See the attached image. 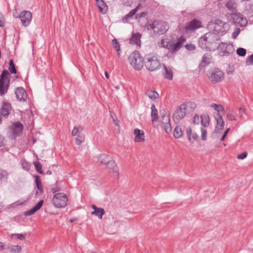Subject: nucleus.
<instances>
[{
  "mask_svg": "<svg viewBox=\"0 0 253 253\" xmlns=\"http://www.w3.org/2000/svg\"><path fill=\"white\" fill-rule=\"evenodd\" d=\"M219 40V37L214 32H208L201 37L199 40V45L203 49L214 50Z\"/></svg>",
  "mask_w": 253,
  "mask_h": 253,
  "instance_id": "obj_1",
  "label": "nucleus"
},
{
  "mask_svg": "<svg viewBox=\"0 0 253 253\" xmlns=\"http://www.w3.org/2000/svg\"><path fill=\"white\" fill-rule=\"evenodd\" d=\"M185 42V39L183 36H181L176 42L173 43L168 37L164 36L162 37L161 41L158 42V45L160 48L167 49L170 52L173 53L179 50Z\"/></svg>",
  "mask_w": 253,
  "mask_h": 253,
  "instance_id": "obj_2",
  "label": "nucleus"
},
{
  "mask_svg": "<svg viewBox=\"0 0 253 253\" xmlns=\"http://www.w3.org/2000/svg\"><path fill=\"white\" fill-rule=\"evenodd\" d=\"M208 27L219 36L225 35L230 29V25L228 23L219 19L210 23Z\"/></svg>",
  "mask_w": 253,
  "mask_h": 253,
  "instance_id": "obj_3",
  "label": "nucleus"
},
{
  "mask_svg": "<svg viewBox=\"0 0 253 253\" xmlns=\"http://www.w3.org/2000/svg\"><path fill=\"white\" fill-rule=\"evenodd\" d=\"M148 31L153 30L154 33L158 35H163L169 29V26L167 22L164 21L155 20L147 25Z\"/></svg>",
  "mask_w": 253,
  "mask_h": 253,
  "instance_id": "obj_4",
  "label": "nucleus"
},
{
  "mask_svg": "<svg viewBox=\"0 0 253 253\" xmlns=\"http://www.w3.org/2000/svg\"><path fill=\"white\" fill-rule=\"evenodd\" d=\"M146 68L151 71H154L160 68L161 64L158 55L155 53L147 54L145 57Z\"/></svg>",
  "mask_w": 253,
  "mask_h": 253,
  "instance_id": "obj_5",
  "label": "nucleus"
},
{
  "mask_svg": "<svg viewBox=\"0 0 253 253\" xmlns=\"http://www.w3.org/2000/svg\"><path fill=\"white\" fill-rule=\"evenodd\" d=\"M143 58L138 51L131 53L128 57V61L131 66L136 70H140L143 67Z\"/></svg>",
  "mask_w": 253,
  "mask_h": 253,
  "instance_id": "obj_6",
  "label": "nucleus"
},
{
  "mask_svg": "<svg viewBox=\"0 0 253 253\" xmlns=\"http://www.w3.org/2000/svg\"><path fill=\"white\" fill-rule=\"evenodd\" d=\"M189 105L191 107L195 106L194 103H186L180 105L173 113V118L175 121L179 122L186 115L187 112V108Z\"/></svg>",
  "mask_w": 253,
  "mask_h": 253,
  "instance_id": "obj_7",
  "label": "nucleus"
},
{
  "mask_svg": "<svg viewBox=\"0 0 253 253\" xmlns=\"http://www.w3.org/2000/svg\"><path fill=\"white\" fill-rule=\"evenodd\" d=\"M68 197L66 194L58 193L55 194L52 199V203L57 208L65 207L67 204Z\"/></svg>",
  "mask_w": 253,
  "mask_h": 253,
  "instance_id": "obj_8",
  "label": "nucleus"
},
{
  "mask_svg": "<svg viewBox=\"0 0 253 253\" xmlns=\"http://www.w3.org/2000/svg\"><path fill=\"white\" fill-rule=\"evenodd\" d=\"M233 22L236 24L239 25L241 27L245 26L248 23L246 17L240 13L235 12L232 14Z\"/></svg>",
  "mask_w": 253,
  "mask_h": 253,
  "instance_id": "obj_9",
  "label": "nucleus"
},
{
  "mask_svg": "<svg viewBox=\"0 0 253 253\" xmlns=\"http://www.w3.org/2000/svg\"><path fill=\"white\" fill-rule=\"evenodd\" d=\"M224 74L220 70H215L209 75V79L212 84L221 82L224 78Z\"/></svg>",
  "mask_w": 253,
  "mask_h": 253,
  "instance_id": "obj_10",
  "label": "nucleus"
},
{
  "mask_svg": "<svg viewBox=\"0 0 253 253\" xmlns=\"http://www.w3.org/2000/svg\"><path fill=\"white\" fill-rule=\"evenodd\" d=\"M162 127L167 133H171L172 131V126L170 124V117L167 114L162 116Z\"/></svg>",
  "mask_w": 253,
  "mask_h": 253,
  "instance_id": "obj_11",
  "label": "nucleus"
},
{
  "mask_svg": "<svg viewBox=\"0 0 253 253\" xmlns=\"http://www.w3.org/2000/svg\"><path fill=\"white\" fill-rule=\"evenodd\" d=\"M13 138L20 135L23 129V125L19 122L14 123L10 127Z\"/></svg>",
  "mask_w": 253,
  "mask_h": 253,
  "instance_id": "obj_12",
  "label": "nucleus"
},
{
  "mask_svg": "<svg viewBox=\"0 0 253 253\" xmlns=\"http://www.w3.org/2000/svg\"><path fill=\"white\" fill-rule=\"evenodd\" d=\"M12 110V108L10 103L3 101L0 110V114L1 116L7 118L10 114Z\"/></svg>",
  "mask_w": 253,
  "mask_h": 253,
  "instance_id": "obj_13",
  "label": "nucleus"
},
{
  "mask_svg": "<svg viewBox=\"0 0 253 253\" xmlns=\"http://www.w3.org/2000/svg\"><path fill=\"white\" fill-rule=\"evenodd\" d=\"M218 47L222 50L223 54L225 55L233 53L235 50L234 46L231 43L221 42L219 44Z\"/></svg>",
  "mask_w": 253,
  "mask_h": 253,
  "instance_id": "obj_14",
  "label": "nucleus"
},
{
  "mask_svg": "<svg viewBox=\"0 0 253 253\" xmlns=\"http://www.w3.org/2000/svg\"><path fill=\"white\" fill-rule=\"evenodd\" d=\"M32 17L31 12L28 11H22L20 15L19 18L23 26H27L30 24Z\"/></svg>",
  "mask_w": 253,
  "mask_h": 253,
  "instance_id": "obj_15",
  "label": "nucleus"
},
{
  "mask_svg": "<svg viewBox=\"0 0 253 253\" xmlns=\"http://www.w3.org/2000/svg\"><path fill=\"white\" fill-rule=\"evenodd\" d=\"M201 27V22L197 19H194L187 24L185 28L187 31H194Z\"/></svg>",
  "mask_w": 253,
  "mask_h": 253,
  "instance_id": "obj_16",
  "label": "nucleus"
},
{
  "mask_svg": "<svg viewBox=\"0 0 253 253\" xmlns=\"http://www.w3.org/2000/svg\"><path fill=\"white\" fill-rule=\"evenodd\" d=\"M15 93L16 97L19 101H25L27 97V94L25 89L22 87H17L15 89Z\"/></svg>",
  "mask_w": 253,
  "mask_h": 253,
  "instance_id": "obj_17",
  "label": "nucleus"
},
{
  "mask_svg": "<svg viewBox=\"0 0 253 253\" xmlns=\"http://www.w3.org/2000/svg\"><path fill=\"white\" fill-rule=\"evenodd\" d=\"M141 35L139 33L132 34L129 39V42L131 44L136 45L137 47H140Z\"/></svg>",
  "mask_w": 253,
  "mask_h": 253,
  "instance_id": "obj_18",
  "label": "nucleus"
},
{
  "mask_svg": "<svg viewBox=\"0 0 253 253\" xmlns=\"http://www.w3.org/2000/svg\"><path fill=\"white\" fill-rule=\"evenodd\" d=\"M134 134L135 135L134 140L135 142H141L145 140V134L143 130L135 128L134 130Z\"/></svg>",
  "mask_w": 253,
  "mask_h": 253,
  "instance_id": "obj_19",
  "label": "nucleus"
},
{
  "mask_svg": "<svg viewBox=\"0 0 253 253\" xmlns=\"http://www.w3.org/2000/svg\"><path fill=\"white\" fill-rule=\"evenodd\" d=\"M107 168L109 169L110 172H113L116 176L118 175V168L115 162L111 159L107 163Z\"/></svg>",
  "mask_w": 253,
  "mask_h": 253,
  "instance_id": "obj_20",
  "label": "nucleus"
},
{
  "mask_svg": "<svg viewBox=\"0 0 253 253\" xmlns=\"http://www.w3.org/2000/svg\"><path fill=\"white\" fill-rule=\"evenodd\" d=\"M43 204V201L42 200L40 201L37 204L32 208L31 210L25 212L24 215L25 216H30L34 213H35L36 211H39L42 207Z\"/></svg>",
  "mask_w": 253,
  "mask_h": 253,
  "instance_id": "obj_21",
  "label": "nucleus"
},
{
  "mask_svg": "<svg viewBox=\"0 0 253 253\" xmlns=\"http://www.w3.org/2000/svg\"><path fill=\"white\" fill-rule=\"evenodd\" d=\"M91 208L94 210V211L91 212V214L95 215L99 219H101L103 215L105 214L104 210L102 208H98L94 205H92Z\"/></svg>",
  "mask_w": 253,
  "mask_h": 253,
  "instance_id": "obj_22",
  "label": "nucleus"
},
{
  "mask_svg": "<svg viewBox=\"0 0 253 253\" xmlns=\"http://www.w3.org/2000/svg\"><path fill=\"white\" fill-rule=\"evenodd\" d=\"M186 134L189 141L191 143H193L199 138L198 135L196 132H193L189 127L186 128Z\"/></svg>",
  "mask_w": 253,
  "mask_h": 253,
  "instance_id": "obj_23",
  "label": "nucleus"
},
{
  "mask_svg": "<svg viewBox=\"0 0 253 253\" xmlns=\"http://www.w3.org/2000/svg\"><path fill=\"white\" fill-rule=\"evenodd\" d=\"M96 5L99 9V11L102 14L106 13L108 10V6L104 2L103 0H96Z\"/></svg>",
  "mask_w": 253,
  "mask_h": 253,
  "instance_id": "obj_24",
  "label": "nucleus"
},
{
  "mask_svg": "<svg viewBox=\"0 0 253 253\" xmlns=\"http://www.w3.org/2000/svg\"><path fill=\"white\" fill-rule=\"evenodd\" d=\"M163 74L165 78L171 80L173 78V72L170 68L166 67L165 65L163 66Z\"/></svg>",
  "mask_w": 253,
  "mask_h": 253,
  "instance_id": "obj_25",
  "label": "nucleus"
},
{
  "mask_svg": "<svg viewBox=\"0 0 253 253\" xmlns=\"http://www.w3.org/2000/svg\"><path fill=\"white\" fill-rule=\"evenodd\" d=\"M111 159L110 157L106 154H101L94 158V161L102 164H107L108 161Z\"/></svg>",
  "mask_w": 253,
  "mask_h": 253,
  "instance_id": "obj_26",
  "label": "nucleus"
},
{
  "mask_svg": "<svg viewBox=\"0 0 253 253\" xmlns=\"http://www.w3.org/2000/svg\"><path fill=\"white\" fill-rule=\"evenodd\" d=\"M151 117L152 122H156L159 119L158 111L155 105L152 104L151 107Z\"/></svg>",
  "mask_w": 253,
  "mask_h": 253,
  "instance_id": "obj_27",
  "label": "nucleus"
},
{
  "mask_svg": "<svg viewBox=\"0 0 253 253\" xmlns=\"http://www.w3.org/2000/svg\"><path fill=\"white\" fill-rule=\"evenodd\" d=\"M216 121V128L220 130H222L224 128V121L219 114H217V116L215 117Z\"/></svg>",
  "mask_w": 253,
  "mask_h": 253,
  "instance_id": "obj_28",
  "label": "nucleus"
},
{
  "mask_svg": "<svg viewBox=\"0 0 253 253\" xmlns=\"http://www.w3.org/2000/svg\"><path fill=\"white\" fill-rule=\"evenodd\" d=\"M201 124L202 126L205 128L210 125V117L207 114H203L200 116Z\"/></svg>",
  "mask_w": 253,
  "mask_h": 253,
  "instance_id": "obj_29",
  "label": "nucleus"
},
{
  "mask_svg": "<svg viewBox=\"0 0 253 253\" xmlns=\"http://www.w3.org/2000/svg\"><path fill=\"white\" fill-rule=\"evenodd\" d=\"M227 9L231 12V15L236 12V3L233 0H229L226 4Z\"/></svg>",
  "mask_w": 253,
  "mask_h": 253,
  "instance_id": "obj_30",
  "label": "nucleus"
},
{
  "mask_svg": "<svg viewBox=\"0 0 253 253\" xmlns=\"http://www.w3.org/2000/svg\"><path fill=\"white\" fill-rule=\"evenodd\" d=\"M183 134L181 127L179 126H176L173 132V136L175 138H179L183 135Z\"/></svg>",
  "mask_w": 253,
  "mask_h": 253,
  "instance_id": "obj_31",
  "label": "nucleus"
},
{
  "mask_svg": "<svg viewBox=\"0 0 253 253\" xmlns=\"http://www.w3.org/2000/svg\"><path fill=\"white\" fill-rule=\"evenodd\" d=\"M146 95L150 99L152 100H156L159 97V94L154 90H148L146 92Z\"/></svg>",
  "mask_w": 253,
  "mask_h": 253,
  "instance_id": "obj_32",
  "label": "nucleus"
},
{
  "mask_svg": "<svg viewBox=\"0 0 253 253\" xmlns=\"http://www.w3.org/2000/svg\"><path fill=\"white\" fill-rule=\"evenodd\" d=\"M8 83L0 81V95H4L7 90Z\"/></svg>",
  "mask_w": 253,
  "mask_h": 253,
  "instance_id": "obj_33",
  "label": "nucleus"
},
{
  "mask_svg": "<svg viewBox=\"0 0 253 253\" xmlns=\"http://www.w3.org/2000/svg\"><path fill=\"white\" fill-rule=\"evenodd\" d=\"M210 62L211 59L209 55L205 54L202 58V60L200 64V67L201 68L204 67L208 65Z\"/></svg>",
  "mask_w": 253,
  "mask_h": 253,
  "instance_id": "obj_34",
  "label": "nucleus"
},
{
  "mask_svg": "<svg viewBox=\"0 0 253 253\" xmlns=\"http://www.w3.org/2000/svg\"><path fill=\"white\" fill-rule=\"evenodd\" d=\"M9 76V72L7 70L3 71L0 75V81L8 83L9 81V80L8 79Z\"/></svg>",
  "mask_w": 253,
  "mask_h": 253,
  "instance_id": "obj_35",
  "label": "nucleus"
},
{
  "mask_svg": "<svg viewBox=\"0 0 253 253\" xmlns=\"http://www.w3.org/2000/svg\"><path fill=\"white\" fill-rule=\"evenodd\" d=\"M141 4H139L135 8L131 10L125 16L126 19H129L131 18L137 11V10L141 7Z\"/></svg>",
  "mask_w": 253,
  "mask_h": 253,
  "instance_id": "obj_36",
  "label": "nucleus"
},
{
  "mask_svg": "<svg viewBox=\"0 0 253 253\" xmlns=\"http://www.w3.org/2000/svg\"><path fill=\"white\" fill-rule=\"evenodd\" d=\"M211 107L217 111V114H219L220 112H223L224 110L223 106L221 104L213 103L211 105Z\"/></svg>",
  "mask_w": 253,
  "mask_h": 253,
  "instance_id": "obj_37",
  "label": "nucleus"
},
{
  "mask_svg": "<svg viewBox=\"0 0 253 253\" xmlns=\"http://www.w3.org/2000/svg\"><path fill=\"white\" fill-rule=\"evenodd\" d=\"M83 127L81 126H74L72 132V134L73 136L78 135L80 134V133L83 131Z\"/></svg>",
  "mask_w": 253,
  "mask_h": 253,
  "instance_id": "obj_38",
  "label": "nucleus"
},
{
  "mask_svg": "<svg viewBox=\"0 0 253 253\" xmlns=\"http://www.w3.org/2000/svg\"><path fill=\"white\" fill-rule=\"evenodd\" d=\"M11 252L18 253L21 250V247L18 245H11L7 248Z\"/></svg>",
  "mask_w": 253,
  "mask_h": 253,
  "instance_id": "obj_39",
  "label": "nucleus"
},
{
  "mask_svg": "<svg viewBox=\"0 0 253 253\" xmlns=\"http://www.w3.org/2000/svg\"><path fill=\"white\" fill-rule=\"evenodd\" d=\"M112 43L113 47L115 48L118 51V54L119 56L120 54V52L121 51L120 45L118 42L117 39H114L112 41Z\"/></svg>",
  "mask_w": 253,
  "mask_h": 253,
  "instance_id": "obj_40",
  "label": "nucleus"
},
{
  "mask_svg": "<svg viewBox=\"0 0 253 253\" xmlns=\"http://www.w3.org/2000/svg\"><path fill=\"white\" fill-rule=\"evenodd\" d=\"M60 190L61 187L59 185V183L58 182H56L55 184L51 186L50 190L53 193L55 194H56V192L59 191Z\"/></svg>",
  "mask_w": 253,
  "mask_h": 253,
  "instance_id": "obj_41",
  "label": "nucleus"
},
{
  "mask_svg": "<svg viewBox=\"0 0 253 253\" xmlns=\"http://www.w3.org/2000/svg\"><path fill=\"white\" fill-rule=\"evenodd\" d=\"M84 135L83 134H79L76 138L75 141L77 145H79L84 141Z\"/></svg>",
  "mask_w": 253,
  "mask_h": 253,
  "instance_id": "obj_42",
  "label": "nucleus"
},
{
  "mask_svg": "<svg viewBox=\"0 0 253 253\" xmlns=\"http://www.w3.org/2000/svg\"><path fill=\"white\" fill-rule=\"evenodd\" d=\"M21 164L22 169L26 170L28 171L30 168V164L25 160H21Z\"/></svg>",
  "mask_w": 253,
  "mask_h": 253,
  "instance_id": "obj_43",
  "label": "nucleus"
},
{
  "mask_svg": "<svg viewBox=\"0 0 253 253\" xmlns=\"http://www.w3.org/2000/svg\"><path fill=\"white\" fill-rule=\"evenodd\" d=\"M8 173L6 170L0 169V181H5L7 179Z\"/></svg>",
  "mask_w": 253,
  "mask_h": 253,
  "instance_id": "obj_44",
  "label": "nucleus"
},
{
  "mask_svg": "<svg viewBox=\"0 0 253 253\" xmlns=\"http://www.w3.org/2000/svg\"><path fill=\"white\" fill-rule=\"evenodd\" d=\"M35 182L36 184V186L38 189L41 192H42V187L41 184V181L39 179V176H35Z\"/></svg>",
  "mask_w": 253,
  "mask_h": 253,
  "instance_id": "obj_45",
  "label": "nucleus"
},
{
  "mask_svg": "<svg viewBox=\"0 0 253 253\" xmlns=\"http://www.w3.org/2000/svg\"><path fill=\"white\" fill-rule=\"evenodd\" d=\"M34 165L35 166L36 170L38 172H39L40 174H42L43 171L42 170V166L40 163L37 161L34 162Z\"/></svg>",
  "mask_w": 253,
  "mask_h": 253,
  "instance_id": "obj_46",
  "label": "nucleus"
},
{
  "mask_svg": "<svg viewBox=\"0 0 253 253\" xmlns=\"http://www.w3.org/2000/svg\"><path fill=\"white\" fill-rule=\"evenodd\" d=\"M201 139L203 141L207 140V130L206 128L204 127H201Z\"/></svg>",
  "mask_w": 253,
  "mask_h": 253,
  "instance_id": "obj_47",
  "label": "nucleus"
},
{
  "mask_svg": "<svg viewBox=\"0 0 253 253\" xmlns=\"http://www.w3.org/2000/svg\"><path fill=\"white\" fill-rule=\"evenodd\" d=\"M237 54L240 56H244L246 54V50L244 48H238L237 50Z\"/></svg>",
  "mask_w": 253,
  "mask_h": 253,
  "instance_id": "obj_48",
  "label": "nucleus"
},
{
  "mask_svg": "<svg viewBox=\"0 0 253 253\" xmlns=\"http://www.w3.org/2000/svg\"><path fill=\"white\" fill-rule=\"evenodd\" d=\"M227 118L229 121H233L236 120V117L233 114V112L229 111L227 113Z\"/></svg>",
  "mask_w": 253,
  "mask_h": 253,
  "instance_id": "obj_49",
  "label": "nucleus"
},
{
  "mask_svg": "<svg viewBox=\"0 0 253 253\" xmlns=\"http://www.w3.org/2000/svg\"><path fill=\"white\" fill-rule=\"evenodd\" d=\"M193 122L195 125H198L201 122L200 117L197 114L195 115L193 117Z\"/></svg>",
  "mask_w": 253,
  "mask_h": 253,
  "instance_id": "obj_50",
  "label": "nucleus"
},
{
  "mask_svg": "<svg viewBox=\"0 0 253 253\" xmlns=\"http://www.w3.org/2000/svg\"><path fill=\"white\" fill-rule=\"evenodd\" d=\"M240 32V30L239 28L236 29L234 32L232 34V37L233 39H236L239 35Z\"/></svg>",
  "mask_w": 253,
  "mask_h": 253,
  "instance_id": "obj_51",
  "label": "nucleus"
},
{
  "mask_svg": "<svg viewBox=\"0 0 253 253\" xmlns=\"http://www.w3.org/2000/svg\"><path fill=\"white\" fill-rule=\"evenodd\" d=\"M186 48L190 51L194 50L195 49V46L192 44H187L185 45Z\"/></svg>",
  "mask_w": 253,
  "mask_h": 253,
  "instance_id": "obj_52",
  "label": "nucleus"
},
{
  "mask_svg": "<svg viewBox=\"0 0 253 253\" xmlns=\"http://www.w3.org/2000/svg\"><path fill=\"white\" fill-rule=\"evenodd\" d=\"M247 64L252 65L253 64V54L249 56L246 61Z\"/></svg>",
  "mask_w": 253,
  "mask_h": 253,
  "instance_id": "obj_53",
  "label": "nucleus"
},
{
  "mask_svg": "<svg viewBox=\"0 0 253 253\" xmlns=\"http://www.w3.org/2000/svg\"><path fill=\"white\" fill-rule=\"evenodd\" d=\"M247 156V153L246 152H243L238 155L237 158L238 159L243 160L246 158Z\"/></svg>",
  "mask_w": 253,
  "mask_h": 253,
  "instance_id": "obj_54",
  "label": "nucleus"
},
{
  "mask_svg": "<svg viewBox=\"0 0 253 253\" xmlns=\"http://www.w3.org/2000/svg\"><path fill=\"white\" fill-rule=\"evenodd\" d=\"M245 113V109L241 107L239 109V114L241 118H244V115Z\"/></svg>",
  "mask_w": 253,
  "mask_h": 253,
  "instance_id": "obj_55",
  "label": "nucleus"
},
{
  "mask_svg": "<svg viewBox=\"0 0 253 253\" xmlns=\"http://www.w3.org/2000/svg\"><path fill=\"white\" fill-rule=\"evenodd\" d=\"M14 235L18 239L22 240L25 239V236L22 234H15Z\"/></svg>",
  "mask_w": 253,
  "mask_h": 253,
  "instance_id": "obj_56",
  "label": "nucleus"
},
{
  "mask_svg": "<svg viewBox=\"0 0 253 253\" xmlns=\"http://www.w3.org/2000/svg\"><path fill=\"white\" fill-rule=\"evenodd\" d=\"M9 71L11 74H16V70L15 68V66H11L9 67Z\"/></svg>",
  "mask_w": 253,
  "mask_h": 253,
  "instance_id": "obj_57",
  "label": "nucleus"
},
{
  "mask_svg": "<svg viewBox=\"0 0 253 253\" xmlns=\"http://www.w3.org/2000/svg\"><path fill=\"white\" fill-rule=\"evenodd\" d=\"M4 26L3 17L2 15L0 13V27H3Z\"/></svg>",
  "mask_w": 253,
  "mask_h": 253,
  "instance_id": "obj_58",
  "label": "nucleus"
},
{
  "mask_svg": "<svg viewBox=\"0 0 253 253\" xmlns=\"http://www.w3.org/2000/svg\"><path fill=\"white\" fill-rule=\"evenodd\" d=\"M7 249L6 246L4 245L3 243L0 242V251H3Z\"/></svg>",
  "mask_w": 253,
  "mask_h": 253,
  "instance_id": "obj_59",
  "label": "nucleus"
},
{
  "mask_svg": "<svg viewBox=\"0 0 253 253\" xmlns=\"http://www.w3.org/2000/svg\"><path fill=\"white\" fill-rule=\"evenodd\" d=\"M4 137L0 135V147L3 146Z\"/></svg>",
  "mask_w": 253,
  "mask_h": 253,
  "instance_id": "obj_60",
  "label": "nucleus"
},
{
  "mask_svg": "<svg viewBox=\"0 0 253 253\" xmlns=\"http://www.w3.org/2000/svg\"><path fill=\"white\" fill-rule=\"evenodd\" d=\"M9 65V67H11V66H14L12 59H11L10 60Z\"/></svg>",
  "mask_w": 253,
  "mask_h": 253,
  "instance_id": "obj_61",
  "label": "nucleus"
},
{
  "mask_svg": "<svg viewBox=\"0 0 253 253\" xmlns=\"http://www.w3.org/2000/svg\"><path fill=\"white\" fill-rule=\"evenodd\" d=\"M229 129H229V128H227V129L225 130V131L224 132V134H223V135H224V136H226L227 135V134H228V132H229Z\"/></svg>",
  "mask_w": 253,
  "mask_h": 253,
  "instance_id": "obj_62",
  "label": "nucleus"
},
{
  "mask_svg": "<svg viewBox=\"0 0 253 253\" xmlns=\"http://www.w3.org/2000/svg\"><path fill=\"white\" fill-rule=\"evenodd\" d=\"M105 77L107 79H108L109 78V75L108 74V73L107 72H105Z\"/></svg>",
  "mask_w": 253,
  "mask_h": 253,
  "instance_id": "obj_63",
  "label": "nucleus"
},
{
  "mask_svg": "<svg viewBox=\"0 0 253 253\" xmlns=\"http://www.w3.org/2000/svg\"><path fill=\"white\" fill-rule=\"evenodd\" d=\"M225 137V136L223 135L222 136V137L220 138V141H222L224 140Z\"/></svg>",
  "mask_w": 253,
  "mask_h": 253,
  "instance_id": "obj_64",
  "label": "nucleus"
}]
</instances>
